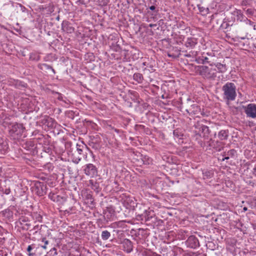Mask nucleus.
<instances>
[{"mask_svg":"<svg viewBox=\"0 0 256 256\" xmlns=\"http://www.w3.org/2000/svg\"><path fill=\"white\" fill-rule=\"evenodd\" d=\"M228 136V130H221L218 134V137L222 140H227Z\"/></svg>","mask_w":256,"mask_h":256,"instance_id":"nucleus-21","label":"nucleus"},{"mask_svg":"<svg viewBox=\"0 0 256 256\" xmlns=\"http://www.w3.org/2000/svg\"><path fill=\"white\" fill-rule=\"evenodd\" d=\"M156 26L155 24H150V27L152 28V26Z\"/></svg>","mask_w":256,"mask_h":256,"instance_id":"nucleus-55","label":"nucleus"},{"mask_svg":"<svg viewBox=\"0 0 256 256\" xmlns=\"http://www.w3.org/2000/svg\"><path fill=\"white\" fill-rule=\"evenodd\" d=\"M246 20L247 22H246L247 24H248L250 25H253L254 24V22H252L251 20H248L247 18H246Z\"/></svg>","mask_w":256,"mask_h":256,"instance_id":"nucleus-44","label":"nucleus"},{"mask_svg":"<svg viewBox=\"0 0 256 256\" xmlns=\"http://www.w3.org/2000/svg\"><path fill=\"white\" fill-rule=\"evenodd\" d=\"M33 229H34V230H36H36L39 229V226L38 225H36V226H34V227Z\"/></svg>","mask_w":256,"mask_h":256,"instance_id":"nucleus-50","label":"nucleus"},{"mask_svg":"<svg viewBox=\"0 0 256 256\" xmlns=\"http://www.w3.org/2000/svg\"><path fill=\"white\" fill-rule=\"evenodd\" d=\"M234 14H236V19L238 20H240V22H242L244 18H246L242 14L240 10H236L234 12Z\"/></svg>","mask_w":256,"mask_h":256,"instance_id":"nucleus-26","label":"nucleus"},{"mask_svg":"<svg viewBox=\"0 0 256 256\" xmlns=\"http://www.w3.org/2000/svg\"><path fill=\"white\" fill-rule=\"evenodd\" d=\"M110 233L108 231L105 230L102 232L101 237L102 240H106L110 238Z\"/></svg>","mask_w":256,"mask_h":256,"instance_id":"nucleus-29","label":"nucleus"},{"mask_svg":"<svg viewBox=\"0 0 256 256\" xmlns=\"http://www.w3.org/2000/svg\"><path fill=\"white\" fill-rule=\"evenodd\" d=\"M223 98L227 102L234 101L236 97V86L233 82H227L222 87Z\"/></svg>","mask_w":256,"mask_h":256,"instance_id":"nucleus-2","label":"nucleus"},{"mask_svg":"<svg viewBox=\"0 0 256 256\" xmlns=\"http://www.w3.org/2000/svg\"><path fill=\"white\" fill-rule=\"evenodd\" d=\"M120 202L127 209H131L135 206L136 204L134 198L126 194H123L120 196Z\"/></svg>","mask_w":256,"mask_h":256,"instance_id":"nucleus-6","label":"nucleus"},{"mask_svg":"<svg viewBox=\"0 0 256 256\" xmlns=\"http://www.w3.org/2000/svg\"><path fill=\"white\" fill-rule=\"evenodd\" d=\"M149 8L151 10H156V6H150Z\"/></svg>","mask_w":256,"mask_h":256,"instance_id":"nucleus-49","label":"nucleus"},{"mask_svg":"<svg viewBox=\"0 0 256 256\" xmlns=\"http://www.w3.org/2000/svg\"><path fill=\"white\" fill-rule=\"evenodd\" d=\"M252 174L256 176V164H255L253 170H252Z\"/></svg>","mask_w":256,"mask_h":256,"instance_id":"nucleus-41","label":"nucleus"},{"mask_svg":"<svg viewBox=\"0 0 256 256\" xmlns=\"http://www.w3.org/2000/svg\"><path fill=\"white\" fill-rule=\"evenodd\" d=\"M83 170L86 176L90 177L96 176L98 174L97 168L92 164H86L84 166Z\"/></svg>","mask_w":256,"mask_h":256,"instance_id":"nucleus-10","label":"nucleus"},{"mask_svg":"<svg viewBox=\"0 0 256 256\" xmlns=\"http://www.w3.org/2000/svg\"><path fill=\"white\" fill-rule=\"evenodd\" d=\"M48 240H46L45 241V244H48Z\"/></svg>","mask_w":256,"mask_h":256,"instance_id":"nucleus-58","label":"nucleus"},{"mask_svg":"<svg viewBox=\"0 0 256 256\" xmlns=\"http://www.w3.org/2000/svg\"><path fill=\"white\" fill-rule=\"evenodd\" d=\"M26 225L28 227L30 226V224H26Z\"/></svg>","mask_w":256,"mask_h":256,"instance_id":"nucleus-59","label":"nucleus"},{"mask_svg":"<svg viewBox=\"0 0 256 256\" xmlns=\"http://www.w3.org/2000/svg\"><path fill=\"white\" fill-rule=\"evenodd\" d=\"M104 219L106 222L113 220L115 216V210L112 207H107L104 210Z\"/></svg>","mask_w":256,"mask_h":256,"instance_id":"nucleus-11","label":"nucleus"},{"mask_svg":"<svg viewBox=\"0 0 256 256\" xmlns=\"http://www.w3.org/2000/svg\"><path fill=\"white\" fill-rule=\"evenodd\" d=\"M65 148L69 156H70L72 162L75 164H78L81 160L82 158L76 156V152L74 148H72V142H65Z\"/></svg>","mask_w":256,"mask_h":256,"instance_id":"nucleus-5","label":"nucleus"},{"mask_svg":"<svg viewBox=\"0 0 256 256\" xmlns=\"http://www.w3.org/2000/svg\"><path fill=\"white\" fill-rule=\"evenodd\" d=\"M160 222H162V220H158V224H160Z\"/></svg>","mask_w":256,"mask_h":256,"instance_id":"nucleus-61","label":"nucleus"},{"mask_svg":"<svg viewBox=\"0 0 256 256\" xmlns=\"http://www.w3.org/2000/svg\"><path fill=\"white\" fill-rule=\"evenodd\" d=\"M182 52H184V56L187 58H196L198 55V52L195 50H191L189 52H187L186 51H182Z\"/></svg>","mask_w":256,"mask_h":256,"instance_id":"nucleus-24","label":"nucleus"},{"mask_svg":"<svg viewBox=\"0 0 256 256\" xmlns=\"http://www.w3.org/2000/svg\"><path fill=\"white\" fill-rule=\"evenodd\" d=\"M42 247L43 248H46V246H42Z\"/></svg>","mask_w":256,"mask_h":256,"instance_id":"nucleus-60","label":"nucleus"},{"mask_svg":"<svg viewBox=\"0 0 256 256\" xmlns=\"http://www.w3.org/2000/svg\"><path fill=\"white\" fill-rule=\"evenodd\" d=\"M173 134L175 137H176L179 138H180L181 136H182V134L180 132H179L178 130H174L173 132Z\"/></svg>","mask_w":256,"mask_h":256,"instance_id":"nucleus-36","label":"nucleus"},{"mask_svg":"<svg viewBox=\"0 0 256 256\" xmlns=\"http://www.w3.org/2000/svg\"><path fill=\"white\" fill-rule=\"evenodd\" d=\"M210 66H215L217 68L218 72L220 73H224L227 70L226 66L225 64H222L220 62H212V64H210Z\"/></svg>","mask_w":256,"mask_h":256,"instance_id":"nucleus-16","label":"nucleus"},{"mask_svg":"<svg viewBox=\"0 0 256 256\" xmlns=\"http://www.w3.org/2000/svg\"><path fill=\"white\" fill-rule=\"evenodd\" d=\"M186 111L190 115L195 116L196 117H200V115L202 114L200 106L194 102L190 104V106L186 109Z\"/></svg>","mask_w":256,"mask_h":256,"instance_id":"nucleus-8","label":"nucleus"},{"mask_svg":"<svg viewBox=\"0 0 256 256\" xmlns=\"http://www.w3.org/2000/svg\"><path fill=\"white\" fill-rule=\"evenodd\" d=\"M148 64H147V62H143L142 63V70L144 69V68H145L144 66H146V65H148Z\"/></svg>","mask_w":256,"mask_h":256,"instance_id":"nucleus-46","label":"nucleus"},{"mask_svg":"<svg viewBox=\"0 0 256 256\" xmlns=\"http://www.w3.org/2000/svg\"><path fill=\"white\" fill-rule=\"evenodd\" d=\"M197 40L194 38H187L185 43V46L186 48H193L197 44Z\"/></svg>","mask_w":256,"mask_h":256,"instance_id":"nucleus-19","label":"nucleus"},{"mask_svg":"<svg viewBox=\"0 0 256 256\" xmlns=\"http://www.w3.org/2000/svg\"><path fill=\"white\" fill-rule=\"evenodd\" d=\"M46 186L42 182L37 181L35 182L32 190L38 196H41L45 195L46 193Z\"/></svg>","mask_w":256,"mask_h":256,"instance_id":"nucleus-7","label":"nucleus"},{"mask_svg":"<svg viewBox=\"0 0 256 256\" xmlns=\"http://www.w3.org/2000/svg\"><path fill=\"white\" fill-rule=\"evenodd\" d=\"M52 256H54L57 254L56 249L55 248H52L48 252Z\"/></svg>","mask_w":256,"mask_h":256,"instance_id":"nucleus-37","label":"nucleus"},{"mask_svg":"<svg viewBox=\"0 0 256 256\" xmlns=\"http://www.w3.org/2000/svg\"><path fill=\"white\" fill-rule=\"evenodd\" d=\"M38 248V246L36 244H33L29 245L26 249L28 252V255L29 256H36Z\"/></svg>","mask_w":256,"mask_h":256,"instance_id":"nucleus-18","label":"nucleus"},{"mask_svg":"<svg viewBox=\"0 0 256 256\" xmlns=\"http://www.w3.org/2000/svg\"><path fill=\"white\" fill-rule=\"evenodd\" d=\"M202 174L204 179H209L214 176V172L212 170H206Z\"/></svg>","mask_w":256,"mask_h":256,"instance_id":"nucleus-25","label":"nucleus"},{"mask_svg":"<svg viewBox=\"0 0 256 256\" xmlns=\"http://www.w3.org/2000/svg\"><path fill=\"white\" fill-rule=\"evenodd\" d=\"M200 130L204 134V136H208L209 134V128L206 126L202 125L200 128Z\"/></svg>","mask_w":256,"mask_h":256,"instance_id":"nucleus-31","label":"nucleus"},{"mask_svg":"<svg viewBox=\"0 0 256 256\" xmlns=\"http://www.w3.org/2000/svg\"><path fill=\"white\" fill-rule=\"evenodd\" d=\"M54 194H50L49 195H48V197L52 200V196H54Z\"/></svg>","mask_w":256,"mask_h":256,"instance_id":"nucleus-52","label":"nucleus"},{"mask_svg":"<svg viewBox=\"0 0 256 256\" xmlns=\"http://www.w3.org/2000/svg\"><path fill=\"white\" fill-rule=\"evenodd\" d=\"M44 124L46 125L49 128H53L55 126L56 121L54 119L49 116H46L42 120Z\"/></svg>","mask_w":256,"mask_h":256,"instance_id":"nucleus-17","label":"nucleus"},{"mask_svg":"<svg viewBox=\"0 0 256 256\" xmlns=\"http://www.w3.org/2000/svg\"><path fill=\"white\" fill-rule=\"evenodd\" d=\"M56 94L58 95L57 98L60 100L64 101V100H63L64 96H63L62 94H61L58 93V92H56Z\"/></svg>","mask_w":256,"mask_h":256,"instance_id":"nucleus-38","label":"nucleus"},{"mask_svg":"<svg viewBox=\"0 0 256 256\" xmlns=\"http://www.w3.org/2000/svg\"><path fill=\"white\" fill-rule=\"evenodd\" d=\"M2 230V227L0 226V232H1Z\"/></svg>","mask_w":256,"mask_h":256,"instance_id":"nucleus-57","label":"nucleus"},{"mask_svg":"<svg viewBox=\"0 0 256 256\" xmlns=\"http://www.w3.org/2000/svg\"><path fill=\"white\" fill-rule=\"evenodd\" d=\"M56 19L58 20H60V16H58L56 17Z\"/></svg>","mask_w":256,"mask_h":256,"instance_id":"nucleus-56","label":"nucleus"},{"mask_svg":"<svg viewBox=\"0 0 256 256\" xmlns=\"http://www.w3.org/2000/svg\"><path fill=\"white\" fill-rule=\"evenodd\" d=\"M50 148H46V150H45L46 152H50Z\"/></svg>","mask_w":256,"mask_h":256,"instance_id":"nucleus-53","label":"nucleus"},{"mask_svg":"<svg viewBox=\"0 0 256 256\" xmlns=\"http://www.w3.org/2000/svg\"><path fill=\"white\" fill-rule=\"evenodd\" d=\"M10 192V188H6L4 192V193L6 194H8Z\"/></svg>","mask_w":256,"mask_h":256,"instance_id":"nucleus-42","label":"nucleus"},{"mask_svg":"<svg viewBox=\"0 0 256 256\" xmlns=\"http://www.w3.org/2000/svg\"><path fill=\"white\" fill-rule=\"evenodd\" d=\"M28 144H30V146H34V144H32V142H27L26 144V146L24 147V148H26V146Z\"/></svg>","mask_w":256,"mask_h":256,"instance_id":"nucleus-47","label":"nucleus"},{"mask_svg":"<svg viewBox=\"0 0 256 256\" xmlns=\"http://www.w3.org/2000/svg\"><path fill=\"white\" fill-rule=\"evenodd\" d=\"M90 182L92 184V188L96 191L97 192H99L100 190V188L99 187L98 184L96 182H93L92 180H90Z\"/></svg>","mask_w":256,"mask_h":256,"instance_id":"nucleus-30","label":"nucleus"},{"mask_svg":"<svg viewBox=\"0 0 256 256\" xmlns=\"http://www.w3.org/2000/svg\"><path fill=\"white\" fill-rule=\"evenodd\" d=\"M3 216L8 218H10L12 216V212L10 209H6L2 210L0 213Z\"/></svg>","mask_w":256,"mask_h":256,"instance_id":"nucleus-28","label":"nucleus"},{"mask_svg":"<svg viewBox=\"0 0 256 256\" xmlns=\"http://www.w3.org/2000/svg\"><path fill=\"white\" fill-rule=\"evenodd\" d=\"M133 79L138 84H142L144 80V77L142 74L136 72L133 75Z\"/></svg>","mask_w":256,"mask_h":256,"instance_id":"nucleus-22","label":"nucleus"},{"mask_svg":"<svg viewBox=\"0 0 256 256\" xmlns=\"http://www.w3.org/2000/svg\"><path fill=\"white\" fill-rule=\"evenodd\" d=\"M236 154V150L234 149H232L228 152L226 154V155L229 158L230 157H234V155Z\"/></svg>","mask_w":256,"mask_h":256,"instance_id":"nucleus-34","label":"nucleus"},{"mask_svg":"<svg viewBox=\"0 0 256 256\" xmlns=\"http://www.w3.org/2000/svg\"><path fill=\"white\" fill-rule=\"evenodd\" d=\"M148 256H161V255L158 254L155 252H152L148 254Z\"/></svg>","mask_w":256,"mask_h":256,"instance_id":"nucleus-39","label":"nucleus"},{"mask_svg":"<svg viewBox=\"0 0 256 256\" xmlns=\"http://www.w3.org/2000/svg\"><path fill=\"white\" fill-rule=\"evenodd\" d=\"M198 6L200 12H202L204 10V8L202 6H200V5H198Z\"/></svg>","mask_w":256,"mask_h":256,"instance_id":"nucleus-48","label":"nucleus"},{"mask_svg":"<svg viewBox=\"0 0 256 256\" xmlns=\"http://www.w3.org/2000/svg\"><path fill=\"white\" fill-rule=\"evenodd\" d=\"M38 67L40 69L42 70H52V73L54 74H56V72L50 66H49L46 64H39L38 66Z\"/></svg>","mask_w":256,"mask_h":256,"instance_id":"nucleus-23","label":"nucleus"},{"mask_svg":"<svg viewBox=\"0 0 256 256\" xmlns=\"http://www.w3.org/2000/svg\"><path fill=\"white\" fill-rule=\"evenodd\" d=\"M248 117L252 118H256V104H248L245 108L244 110Z\"/></svg>","mask_w":256,"mask_h":256,"instance_id":"nucleus-12","label":"nucleus"},{"mask_svg":"<svg viewBox=\"0 0 256 256\" xmlns=\"http://www.w3.org/2000/svg\"><path fill=\"white\" fill-rule=\"evenodd\" d=\"M222 156H224V158H222V161H224V160H228L230 158L229 156H227L226 155V153H224Z\"/></svg>","mask_w":256,"mask_h":256,"instance_id":"nucleus-40","label":"nucleus"},{"mask_svg":"<svg viewBox=\"0 0 256 256\" xmlns=\"http://www.w3.org/2000/svg\"><path fill=\"white\" fill-rule=\"evenodd\" d=\"M76 150L74 149V151L76 152V154L78 153V154L80 156L83 155L82 152H83L84 148H85V146H84L83 144H77L76 145Z\"/></svg>","mask_w":256,"mask_h":256,"instance_id":"nucleus-27","label":"nucleus"},{"mask_svg":"<svg viewBox=\"0 0 256 256\" xmlns=\"http://www.w3.org/2000/svg\"><path fill=\"white\" fill-rule=\"evenodd\" d=\"M144 206H141L140 207V210H142V212H136V218L137 220H144L146 222H150L149 224H156V218L154 216V212L150 209V208L148 209L144 208Z\"/></svg>","mask_w":256,"mask_h":256,"instance_id":"nucleus-3","label":"nucleus"},{"mask_svg":"<svg viewBox=\"0 0 256 256\" xmlns=\"http://www.w3.org/2000/svg\"><path fill=\"white\" fill-rule=\"evenodd\" d=\"M40 58V55L36 52L31 53L30 56V58L32 60L38 61Z\"/></svg>","mask_w":256,"mask_h":256,"instance_id":"nucleus-32","label":"nucleus"},{"mask_svg":"<svg viewBox=\"0 0 256 256\" xmlns=\"http://www.w3.org/2000/svg\"><path fill=\"white\" fill-rule=\"evenodd\" d=\"M124 222L122 221H120L116 223V225L118 226H122V224H123Z\"/></svg>","mask_w":256,"mask_h":256,"instance_id":"nucleus-45","label":"nucleus"},{"mask_svg":"<svg viewBox=\"0 0 256 256\" xmlns=\"http://www.w3.org/2000/svg\"><path fill=\"white\" fill-rule=\"evenodd\" d=\"M136 156L134 159L138 162V164L140 166L142 164L149 165L152 164V159L147 156L138 153L136 154Z\"/></svg>","mask_w":256,"mask_h":256,"instance_id":"nucleus-9","label":"nucleus"},{"mask_svg":"<svg viewBox=\"0 0 256 256\" xmlns=\"http://www.w3.org/2000/svg\"><path fill=\"white\" fill-rule=\"evenodd\" d=\"M62 29L64 32L68 34H72L74 31V28L68 21H63L62 24Z\"/></svg>","mask_w":256,"mask_h":256,"instance_id":"nucleus-15","label":"nucleus"},{"mask_svg":"<svg viewBox=\"0 0 256 256\" xmlns=\"http://www.w3.org/2000/svg\"><path fill=\"white\" fill-rule=\"evenodd\" d=\"M198 74L206 79H214L216 76V70L206 66H198L196 67Z\"/></svg>","mask_w":256,"mask_h":256,"instance_id":"nucleus-4","label":"nucleus"},{"mask_svg":"<svg viewBox=\"0 0 256 256\" xmlns=\"http://www.w3.org/2000/svg\"><path fill=\"white\" fill-rule=\"evenodd\" d=\"M246 13L248 14H253V11L252 9H248L246 10Z\"/></svg>","mask_w":256,"mask_h":256,"instance_id":"nucleus-43","label":"nucleus"},{"mask_svg":"<svg viewBox=\"0 0 256 256\" xmlns=\"http://www.w3.org/2000/svg\"><path fill=\"white\" fill-rule=\"evenodd\" d=\"M186 243L188 247L192 248H196L200 246L198 239L194 236H190Z\"/></svg>","mask_w":256,"mask_h":256,"instance_id":"nucleus-13","label":"nucleus"},{"mask_svg":"<svg viewBox=\"0 0 256 256\" xmlns=\"http://www.w3.org/2000/svg\"><path fill=\"white\" fill-rule=\"evenodd\" d=\"M9 118H6L4 120V124L8 128L9 134L14 140L20 138L25 130L22 124L16 122H10Z\"/></svg>","mask_w":256,"mask_h":256,"instance_id":"nucleus-1","label":"nucleus"},{"mask_svg":"<svg viewBox=\"0 0 256 256\" xmlns=\"http://www.w3.org/2000/svg\"><path fill=\"white\" fill-rule=\"evenodd\" d=\"M4 114L3 112H0V118H2L4 117Z\"/></svg>","mask_w":256,"mask_h":256,"instance_id":"nucleus-51","label":"nucleus"},{"mask_svg":"<svg viewBox=\"0 0 256 256\" xmlns=\"http://www.w3.org/2000/svg\"><path fill=\"white\" fill-rule=\"evenodd\" d=\"M36 139L38 140V142H39L40 144H42V141H43L44 144H46V138L44 135L40 134L39 136Z\"/></svg>","mask_w":256,"mask_h":256,"instance_id":"nucleus-33","label":"nucleus"},{"mask_svg":"<svg viewBox=\"0 0 256 256\" xmlns=\"http://www.w3.org/2000/svg\"><path fill=\"white\" fill-rule=\"evenodd\" d=\"M224 23L222 24V26H224Z\"/></svg>","mask_w":256,"mask_h":256,"instance_id":"nucleus-62","label":"nucleus"},{"mask_svg":"<svg viewBox=\"0 0 256 256\" xmlns=\"http://www.w3.org/2000/svg\"><path fill=\"white\" fill-rule=\"evenodd\" d=\"M196 62L198 64H212L210 61L208 60V58L206 56H198L196 58Z\"/></svg>","mask_w":256,"mask_h":256,"instance_id":"nucleus-20","label":"nucleus"},{"mask_svg":"<svg viewBox=\"0 0 256 256\" xmlns=\"http://www.w3.org/2000/svg\"><path fill=\"white\" fill-rule=\"evenodd\" d=\"M154 70H155L154 68V66L152 64H149L148 65H146V67L144 68L143 69V71L144 72H145L146 70H148V71L152 70L153 72Z\"/></svg>","mask_w":256,"mask_h":256,"instance_id":"nucleus-35","label":"nucleus"},{"mask_svg":"<svg viewBox=\"0 0 256 256\" xmlns=\"http://www.w3.org/2000/svg\"><path fill=\"white\" fill-rule=\"evenodd\" d=\"M243 210H244V212H246V210H247L248 208H246V207H244V208H243Z\"/></svg>","mask_w":256,"mask_h":256,"instance_id":"nucleus-54","label":"nucleus"},{"mask_svg":"<svg viewBox=\"0 0 256 256\" xmlns=\"http://www.w3.org/2000/svg\"><path fill=\"white\" fill-rule=\"evenodd\" d=\"M123 250L127 253H130L133 250V245L132 242L127 239H124L122 242Z\"/></svg>","mask_w":256,"mask_h":256,"instance_id":"nucleus-14","label":"nucleus"}]
</instances>
